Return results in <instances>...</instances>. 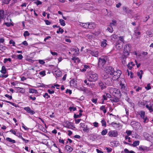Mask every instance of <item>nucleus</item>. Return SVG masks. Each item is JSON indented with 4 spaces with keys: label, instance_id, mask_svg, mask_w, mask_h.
Returning a JSON list of instances; mask_svg holds the SVG:
<instances>
[{
    "label": "nucleus",
    "instance_id": "obj_26",
    "mask_svg": "<svg viewBox=\"0 0 153 153\" xmlns=\"http://www.w3.org/2000/svg\"><path fill=\"white\" fill-rule=\"evenodd\" d=\"M140 143V141L138 140H136L135 141H134L132 144V145L133 147H135L137 146H138L139 144Z\"/></svg>",
    "mask_w": 153,
    "mask_h": 153
},
{
    "label": "nucleus",
    "instance_id": "obj_28",
    "mask_svg": "<svg viewBox=\"0 0 153 153\" xmlns=\"http://www.w3.org/2000/svg\"><path fill=\"white\" fill-rule=\"evenodd\" d=\"M3 74H5L6 72V70L4 66H2L1 68V70L0 71Z\"/></svg>",
    "mask_w": 153,
    "mask_h": 153
},
{
    "label": "nucleus",
    "instance_id": "obj_19",
    "mask_svg": "<svg viewBox=\"0 0 153 153\" xmlns=\"http://www.w3.org/2000/svg\"><path fill=\"white\" fill-rule=\"evenodd\" d=\"M70 83L71 86L75 87L76 85V81L74 79L71 80L70 82Z\"/></svg>",
    "mask_w": 153,
    "mask_h": 153
},
{
    "label": "nucleus",
    "instance_id": "obj_61",
    "mask_svg": "<svg viewBox=\"0 0 153 153\" xmlns=\"http://www.w3.org/2000/svg\"><path fill=\"white\" fill-rule=\"evenodd\" d=\"M20 139H22L23 141L25 142V143H27L29 141V140L25 139L22 137V136L21 137Z\"/></svg>",
    "mask_w": 153,
    "mask_h": 153
},
{
    "label": "nucleus",
    "instance_id": "obj_53",
    "mask_svg": "<svg viewBox=\"0 0 153 153\" xmlns=\"http://www.w3.org/2000/svg\"><path fill=\"white\" fill-rule=\"evenodd\" d=\"M129 136H126L125 137V139L126 140L128 139V141L129 142H131V141L130 140L131 138L130 137H128Z\"/></svg>",
    "mask_w": 153,
    "mask_h": 153
},
{
    "label": "nucleus",
    "instance_id": "obj_33",
    "mask_svg": "<svg viewBox=\"0 0 153 153\" xmlns=\"http://www.w3.org/2000/svg\"><path fill=\"white\" fill-rule=\"evenodd\" d=\"M29 92L31 93H36L37 92V91L34 89H29Z\"/></svg>",
    "mask_w": 153,
    "mask_h": 153
},
{
    "label": "nucleus",
    "instance_id": "obj_1",
    "mask_svg": "<svg viewBox=\"0 0 153 153\" xmlns=\"http://www.w3.org/2000/svg\"><path fill=\"white\" fill-rule=\"evenodd\" d=\"M98 79V75L96 73L93 72L88 73L87 75V79L89 82H94Z\"/></svg>",
    "mask_w": 153,
    "mask_h": 153
},
{
    "label": "nucleus",
    "instance_id": "obj_4",
    "mask_svg": "<svg viewBox=\"0 0 153 153\" xmlns=\"http://www.w3.org/2000/svg\"><path fill=\"white\" fill-rule=\"evenodd\" d=\"M121 74V71L120 70H117L116 72L114 71L113 74L114 76L112 77V79L113 80H116L120 77Z\"/></svg>",
    "mask_w": 153,
    "mask_h": 153
},
{
    "label": "nucleus",
    "instance_id": "obj_38",
    "mask_svg": "<svg viewBox=\"0 0 153 153\" xmlns=\"http://www.w3.org/2000/svg\"><path fill=\"white\" fill-rule=\"evenodd\" d=\"M4 25H6L7 27H10L11 25H12V26L13 25L11 23H10V22H9H9H5L4 23Z\"/></svg>",
    "mask_w": 153,
    "mask_h": 153
},
{
    "label": "nucleus",
    "instance_id": "obj_60",
    "mask_svg": "<svg viewBox=\"0 0 153 153\" xmlns=\"http://www.w3.org/2000/svg\"><path fill=\"white\" fill-rule=\"evenodd\" d=\"M11 59L10 58H5L4 59V63H6L7 61H9V62H11Z\"/></svg>",
    "mask_w": 153,
    "mask_h": 153
},
{
    "label": "nucleus",
    "instance_id": "obj_7",
    "mask_svg": "<svg viewBox=\"0 0 153 153\" xmlns=\"http://www.w3.org/2000/svg\"><path fill=\"white\" fill-rule=\"evenodd\" d=\"M80 127L83 128V131L85 132H88L89 129L87 125H86L84 123H81L80 124Z\"/></svg>",
    "mask_w": 153,
    "mask_h": 153
},
{
    "label": "nucleus",
    "instance_id": "obj_62",
    "mask_svg": "<svg viewBox=\"0 0 153 153\" xmlns=\"http://www.w3.org/2000/svg\"><path fill=\"white\" fill-rule=\"evenodd\" d=\"M50 52L52 55L53 56H57L58 55L57 53L56 52H53L51 51H50Z\"/></svg>",
    "mask_w": 153,
    "mask_h": 153
},
{
    "label": "nucleus",
    "instance_id": "obj_11",
    "mask_svg": "<svg viewBox=\"0 0 153 153\" xmlns=\"http://www.w3.org/2000/svg\"><path fill=\"white\" fill-rule=\"evenodd\" d=\"M149 149V148L144 146L140 145L139 147V149L141 151H148Z\"/></svg>",
    "mask_w": 153,
    "mask_h": 153
},
{
    "label": "nucleus",
    "instance_id": "obj_50",
    "mask_svg": "<svg viewBox=\"0 0 153 153\" xmlns=\"http://www.w3.org/2000/svg\"><path fill=\"white\" fill-rule=\"evenodd\" d=\"M39 74L40 75H42V76H44L45 75V71H42L39 73Z\"/></svg>",
    "mask_w": 153,
    "mask_h": 153
},
{
    "label": "nucleus",
    "instance_id": "obj_12",
    "mask_svg": "<svg viewBox=\"0 0 153 153\" xmlns=\"http://www.w3.org/2000/svg\"><path fill=\"white\" fill-rule=\"evenodd\" d=\"M131 45L130 44H126L124 46V50L130 51L131 50Z\"/></svg>",
    "mask_w": 153,
    "mask_h": 153
},
{
    "label": "nucleus",
    "instance_id": "obj_59",
    "mask_svg": "<svg viewBox=\"0 0 153 153\" xmlns=\"http://www.w3.org/2000/svg\"><path fill=\"white\" fill-rule=\"evenodd\" d=\"M50 94H51L54 93V91L50 89H48L47 91Z\"/></svg>",
    "mask_w": 153,
    "mask_h": 153
},
{
    "label": "nucleus",
    "instance_id": "obj_44",
    "mask_svg": "<svg viewBox=\"0 0 153 153\" xmlns=\"http://www.w3.org/2000/svg\"><path fill=\"white\" fill-rule=\"evenodd\" d=\"M30 35V33L27 31H25L23 33V35L25 37H26L27 36H29Z\"/></svg>",
    "mask_w": 153,
    "mask_h": 153
},
{
    "label": "nucleus",
    "instance_id": "obj_3",
    "mask_svg": "<svg viewBox=\"0 0 153 153\" xmlns=\"http://www.w3.org/2000/svg\"><path fill=\"white\" fill-rule=\"evenodd\" d=\"M107 59L106 56L100 58L99 59L98 66L100 67L102 66L106 63Z\"/></svg>",
    "mask_w": 153,
    "mask_h": 153
},
{
    "label": "nucleus",
    "instance_id": "obj_54",
    "mask_svg": "<svg viewBox=\"0 0 153 153\" xmlns=\"http://www.w3.org/2000/svg\"><path fill=\"white\" fill-rule=\"evenodd\" d=\"M126 133L127 134V136H130L132 132L130 130H127L126 131Z\"/></svg>",
    "mask_w": 153,
    "mask_h": 153
},
{
    "label": "nucleus",
    "instance_id": "obj_45",
    "mask_svg": "<svg viewBox=\"0 0 153 153\" xmlns=\"http://www.w3.org/2000/svg\"><path fill=\"white\" fill-rule=\"evenodd\" d=\"M43 97L46 99H48L50 97V96L48 95V93H45L43 96Z\"/></svg>",
    "mask_w": 153,
    "mask_h": 153
},
{
    "label": "nucleus",
    "instance_id": "obj_5",
    "mask_svg": "<svg viewBox=\"0 0 153 153\" xmlns=\"http://www.w3.org/2000/svg\"><path fill=\"white\" fill-rule=\"evenodd\" d=\"M104 71L106 73L110 75H112L114 72L113 68L110 66L106 67L104 69Z\"/></svg>",
    "mask_w": 153,
    "mask_h": 153
},
{
    "label": "nucleus",
    "instance_id": "obj_57",
    "mask_svg": "<svg viewBox=\"0 0 153 153\" xmlns=\"http://www.w3.org/2000/svg\"><path fill=\"white\" fill-rule=\"evenodd\" d=\"M105 149L108 152H109L112 151V149L110 148H108L107 147H106L105 148Z\"/></svg>",
    "mask_w": 153,
    "mask_h": 153
},
{
    "label": "nucleus",
    "instance_id": "obj_17",
    "mask_svg": "<svg viewBox=\"0 0 153 153\" xmlns=\"http://www.w3.org/2000/svg\"><path fill=\"white\" fill-rule=\"evenodd\" d=\"M79 25L85 28H88L89 26L88 23H84L81 22H79Z\"/></svg>",
    "mask_w": 153,
    "mask_h": 153
},
{
    "label": "nucleus",
    "instance_id": "obj_31",
    "mask_svg": "<svg viewBox=\"0 0 153 153\" xmlns=\"http://www.w3.org/2000/svg\"><path fill=\"white\" fill-rule=\"evenodd\" d=\"M89 26L88 28L89 29H92L95 27V24L92 23H88Z\"/></svg>",
    "mask_w": 153,
    "mask_h": 153
},
{
    "label": "nucleus",
    "instance_id": "obj_13",
    "mask_svg": "<svg viewBox=\"0 0 153 153\" xmlns=\"http://www.w3.org/2000/svg\"><path fill=\"white\" fill-rule=\"evenodd\" d=\"M14 88L17 89V90L16 91L17 92H20L22 93H24L25 92V89L22 88L16 87H15Z\"/></svg>",
    "mask_w": 153,
    "mask_h": 153
},
{
    "label": "nucleus",
    "instance_id": "obj_63",
    "mask_svg": "<svg viewBox=\"0 0 153 153\" xmlns=\"http://www.w3.org/2000/svg\"><path fill=\"white\" fill-rule=\"evenodd\" d=\"M150 84H148L147 86L145 87L146 89L147 90L151 89V86H150Z\"/></svg>",
    "mask_w": 153,
    "mask_h": 153
},
{
    "label": "nucleus",
    "instance_id": "obj_18",
    "mask_svg": "<svg viewBox=\"0 0 153 153\" xmlns=\"http://www.w3.org/2000/svg\"><path fill=\"white\" fill-rule=\"evenodd\" d=\"M6 140L7 141L12 143H16V141L15 140H13L9 137H6Z\"/></svg>",
    "mask_w": 153,
    "mask_h": 153
},
{
    "label": "nucleus",
    "instance_id": "obj_24",
    "mask_svg": "<svg viewBox=\"0 0 153 153\" xmlns=\"http://www.w3.org/2000/svg\"><path fill=\"white\" fill-rule=\"evenodd\" d=\"M117 25V21L116 20L113 19L112 20V22L110 23V26H116Z\"/></svg>",
    "mask_w": 153,
    "mask_h": 153
},
{
    "label": "nucleus",
    "instance_id": "obj_6",
    "mask_svg": "<svg viewBox=\"0 0 153 153\" xmlns=\"http://www.w3.org/2000/svg\"><path fill=\"white\" fill-rule=\"evenodd\" d=\"M108 134L109 137H115L118 135V133L116 130H112L108 132Z\"/></svg>",
    "mask_w": 153,
    "mask_h": 153
},
{
    "label": "nucleus",
    "instance_id": "obj_39",
    "mask_svg": "<svg viewBox=\"0 0 153 153\" xmlns=\"http://www.w3.org/2000/svg\"><path fill=\"white\" fill-rule=\"evenodd\" d=\"M55 74L57 76H60L61 75L62 72L60 71H56L55 72Z\"/></svg>",
    "mask_w": 153,
    "mask_h": 153
},
{
    "label": "nucleus",
    "instance_id": "obj_56",
    "mask_svg": "<svg viewBox=\"0 0 153 153\" xmlns=\"http://www.w3.org/2000/svg\"><path fill=\"white\" fill-rule=\"evenodd\" d=\"M107 44L105 41H102L101 42V46L102 47H105L106 46Z\"/></svg>",
    "mask_w": 153,
    "mask_h": 153
},
{
    "label": "nucleus",
    "instance_id": "obj_43",
    "mask_svg": "<svg viewBox=\"0 0 153 153\" xmlns=\"http://www.w3.org/2000/svg\"><path fill=\"white\" fill-rule=\"evenodd\" d=\"M120 123H114V125L113 127L115 128H117L120 127Z\"/></svg>",
    "mask_w": 153,
    "mask_h": 153
},
{
    "label": "nucleus",
    "instance_id": "obj_35",
    "mask_svg": "<svg viewBox=\"0 0 153 153\" xmlns=\"http://www.w3.org/2000/svg\"><path fill=\"white\" fill-rule=\"evenodd\" d=\"M102 125L105 127L106 126V123L104 120H102L101 121Z\"/></svg>",
    "mask_w": 153,
    "mask_h": 153
},
{
    "label": "nucleus",
    "instance_id": "obj_36",
    "mask_svg": "<svg viewBox=\"0 0 153 153\" xmlns=\"http://www.w3.org/2000/svg\"><path fill=\"white\" fill-rule=\"evenodd\" d=\"M108 131L106 129H105L103 130L101 132V134L102 135H105L107 133Z\"/></svg>",
    "mask_w": 153,
    "mask_h": 153
},
{
    "label": "nucleus",
    "instance_id": "obj_16",
    "mask_svg": "<svg viewBox=\"0 0 153 153\" xmlns=\"http://www.w3.org/2000/svg\"><path fill=\"white\" fill-rule=\"evenodd\" d=\"M123 43L122 42L118 43L116 45V47L117 49L120 50L123 47Z\"/></svg>",
    "mask_w": 153,
    "mask_h": 153
},
{
    "label": "nucleus",
    "instance_id": "obj_46",
    "mask_svg": "<svg viewBox=\"0 0 153 153\" xmlns=\"http://www.w3.org/2000/svg\"><path fill=\"white\" fill-rule=\"evenodd\" d=\"M2 2L4 4H8L9 3V2L11 0H2Z\"/></svg>",
    "mask_w": 153,
    "mask_h": 153
},
{
    "label": "nucleus",
    "instance_id": "obj_64",
    "mask_svg": "<svg viewBox=\"0 0 153 153\" xmlns=\"http://www.w3.org/2000/svg\"><path fill=\"white\" fill-rule=\"evenodd\" d=\"M9 43L10 44H12L13 46H15V42L13 40H11L10 41Z\"/></svg>",
    "mask_w": 153,
    "mask_h": 153
},
{
    "label": "nucleus",
    "instance_id": "obj_42",
    "mask_svg": "<svg viewBox=\"0 0 153 153\" xmlns=\"http://www.w3.org/2000/svg\"><path fill=\"white\" fill-rule=\"evenodd\" d=\"M22 134L19 132H17L16 135V136L19 137V138H20L22 136Z\"/></svg>",
    "mask_w": 153,
    "mask_h": 153
},
{
    "label": "nucleus",
    "instance_id": "obj_8",
    "mask_svg": "<svg viewBox=\"0 0 153 153\" xmlns=\"http://www.w3.org/2000/svg\"><path fill=\"white\" fill-rule=\"evenodd\" d=\"M24 109L27 113L33 115L35 113V111L33 110H31L29 107H25L24 108Z\"/></svg>",
    "mask_w": 153,
    "mask_h": 153
},
{
    "label": "nucleus",
    "instance_id": "obj_10",
    "mask_svg": "<svg viewBox=\"0 0 153 153\" xmlns=\"http://www.w3.org/2000/svg\"><path fill=\"white\" fill-rule=\"evenodd\" d=\"M90 53L93 56L97 57L98 56L99 52L97 51H91Z\"/></svg>",
    "mask_w": 153,
    "mask_h": 153
},
{
    "label": "nucleus",
    "instance_id": "obj_37",
    "mask_svg": "<svg viewBox=\"0 0 153 153\" xmlns=\"http://www.w3.org/2000/svg\"><path fill=\"white\" fill-rule=\"evenodd\" d=\"M107 29L110 33H112L113 31V29L112 26H110L109 27H108Z\"/></svg>",
    "mask_w": 153,
    "mask_h": 153
},
{
    "label": "nucleus",
    "instance_id": "obj_9",
    "mask_svg": "<svg viewBox=\"0 0 153 153\" xmlns=\"http://www.w3.org/2000/svg\"><path fill=\"white\" fill-rule=\"evenodd\" d=\"M98 86L102 90L105 89L106 88L105 84L103 83L102 81H100L98 82Z\"/></svg>",
    "mask_w": 153,
    "mask_h": 153
},
{
    "label": "nucleus",
    "instance_id": "obj_14",
    "mask_svg": "<svg viewBox=\"0 0 153 153\" xmlns=\"http://www.w3.org/2000/svg\"><path fill=\"white\" fill-rule=\"evenodd\" d=\"M130 51L123 50V57H127L129 54Z\"/></svg>",
    "mask_w": 153,
    "mask_h": 153
},
{
    "label": "nucleus",
    "instance_id": "obj_55",
    "mask_svg": "<svg viewBox=\"0 0 153 153\" xmlns=\"http://www.w3.org/2000/svg\"><path fill=\"white\" fill-rule=\"evenodd\" d=\"M134 33L135 35L136 36L140 35V32L139 31H137L136 30H135Z\"/></svg>",
    "mask_w": 153,
    "mask_h": 153
},
{
    "label": "nucleus",
    "instance_id": "obj_21",
    "mask_svg": "<svg viewBox=\"0 0 153 153\" xmlns=\"http://www.w3.org/2000/svg\"><path fill=\"white\" fill-rule=\"evenodd\" d=\"M65 149L69 152H71L73 150V149L70 146L66 145L65 146Z\"/></svg>",
    "mask_w": 153,
    "mask_h": 153
},
{
    "label": "nucleus",
    "instance_id": "obj_49",
    "mask_svg": "<svg viewBox=\"0 0 153 153\" xmlns=\"http://www.w3.org/2000/svg\"><path fill=\"white\" fill-rule=\"evenodd\" d=\"M134 1V3L136 4L138 6L140 5L143 3L142 2L141 0H140V1H139L138 2L136 3Z\"/></svg>",
    "mask_w": 153,
    "mask_h": 153
},
{
    "label": "nucleus",
    "instance_id": "obj_20",
    "mask_svg": "<svg viewBox=\"0 0 153 153\" xmlns=\"http://www.w3.org/2000/svg\"><path fill=\"white\" fill-rule=\"evenodd\" d=\"M118 96H115V97L111 98L110 100H111L114 102H118L119 100V98H117Z\"/></svg>",
    "mask_w": 153,
    "mask_h": 153
},
{
    "label": "nucleus",
    "instance_id": "obj_22",
    "mask_svg": "<svg viewBox=\"0 0 153 153\" xmlns=\"http://www.w3.org/2000/svg\"><path fill=\"white\" fill-rule=\"evenodd\" d=\"M139 115L141 118L142 119H144L145 117V111H141L139 113Z\"/></svg>",
    "mask_w": 153,
    "mask_h": 153
},
{
    "label": "nucleus",
    "instance_id": "obj_29",
    "mask_svg": "<svg viewBox=\"0 0 153 153\" xmlns=\"http://www.w3.org/2000/svg\"><path fill=\"white\" fill-rule=\"evenodd\" d=\"M126 58L127 57H125L122 56V62L123 64L124 65H125L126 64Z\"/></svg>",
    "mask_w": 153,
    "mask_h": 153
},
{
    "label": "nucleus",
    "instance_id": "obj_40",
    "mask_svg": "<svg viewBox=\"0 0 153 153\" xmlns=\"http://www.w3.org/2000/svg\"><path fill=\"white\" fill-rule=\"evenodd\" d=\"M102 76L103 77L104 79H107L109 77V76L108 75V74L106 73V74H102Z\"/></svg>",
    "mask_w": 153,
    "mask_h": 153
},
{
    "label": "nucleus",
    "instance_id": "obj_52",
    "mask_svg": "<svg viewBox=\"0 0 153 153\" xmlns=\"http://www.w3.org/2000/svg\"><path fill=\"white\" fill-rule=\"evenodd\" d=\"M72 59L75 61H77L78 62H79L80 61V59L77 57H73L72 58Z\"/></svg>",
    "mask_w": 153,
    "mask_h": 153
},
{
    "label": "nucleus",
    "instance_id": "obj_30",
    "mask_svg": "<svg viewBox=\"0 0 153 153\" xmlns=\"http://www.w3.org/2000/svg\"><path fill=\"white\" fill-rule=\"evenodd\" d=\"M146 108L148 109L150 112H152L153 111V109L152 108V106L149 105H146Z\"/></svg>",
    "mask_w": 153,
    "mask_h": 153
},
{
    "label": "nucleus",
    "instance_id": "obj_51",
    "mask_svg": "<svg viewBox=\"0 0 153 153\" xmlns=\"http://www.w3.org/2000/svg\"><path fill=\"white\" fill-rule=\"evenodd\" d=\"M69 109L70 111H71L72 110L73 111H75L76 110V108L74 107H70Z\"/></svg>",
    "mask_w": 153,
    "mask_h": 153
},
{
    "label": "nucleus",
    "instance_id": "obj_47",
    "mask_svg": "<svg viewBox=\"0 0 153 153\" xmlns=\"http://www.w3.org/2000/svg\"><path fill=\"white\" fill-rule=\"evenodd\" d=\"M135 125L137 126V127H135L136 129H138L139 127H140V123L138 122H137L135 123Z\"/></svg>",
    "mask_w": 153,
    "mask_h": 153
},
{
    "label": "nucleus",
    "instance_id": "obj_48",
    "mask_svg": "<svg viewBox=\"0 0 153 153\" xmlns=\"http://www.w3.org/2000/svg\"><path fill=\"white\" fill-rule=\"evenodd\" d=\"M64 32V30L63 29L61 28H59V30L57 31L56 33H59L60 32L61 33H62Z\"/></svg>",
    "mask_w": 153,
    "mask_h": 153
},
{
    "label": "nucleus",
    "instance_id": "obj_23",
    "mask_svg": "<svg viewBox=\"0 0 153 153\" xmlns=\"http://www.w3.org/2000/svg\"><path fill=\"white\" fill-rule=\"evenodd\" d=\"M143 74V72L142 70H140L139 71L137 72V75L139 77L140 79L142 78V75Z\"/></svg>",
    "mask_w": 153,
    "mask_h": 153
},
{
    "label": "nucleus",
    "instance_id": "obj_58",
    "mask_svg": "<svg viewBox=\"0 0 153 153\" xmlns=\"http://www.w3.org/2000/svg\"><path fill=\"white\" fill-rule=\"evenodd\" d=\"M17 57L19 59H22L23 56L21 54H19L17 55Z\"/></svg>",
    "mask_w": 153,
    "mask_h": 153
},
{
    "label": "nucleus",
    "instance_id": "obj_34",
    "mask_svg": "<svg viewBox=\"0 0 153 153\" xmlns=\"http://www.w3.org/2000/svg\"><path fill=\"white\" fill-rule=\"evenodd\" d=\"M59 21L60 23L62 26H64L65 25V22L62 19H59Z\"/></svg>",
    "mask_w": 153,
    "mask_h": 153
},
{
    "label": "nucleus",
    "instance_id": "obj_41",
    "mask_svg": "<svg viewBox=\"0 0 153 153\" xmlns=\"http://www.w3.org/2000/svg\"><path fill=\"white\" fill-rule=\"evenodd\" d=\"M82 115V114L80 113L79 114H74V118H76L78 117H80Z\"/></svg>",
    "mask_w": 153,
    "mask_h": 153
},
{
    "label": "nucleus",
    "instance_id": "obj_32",
    "mask_svg": "<svg viewBox=\"0 0 153 153\" xmlns=\"http://www.w3.org/2000/svg\"><path fill=\"white\" fill-rule=\"evenodd\" d=\"M100 109L104 113L106 112V110L105 109V105H102L101 106L100 108Z\"/></svg>",
    "mask_w": 153,
    "mask_h": 153
},
{
    "label": "nucleus",
    "instance_id": "obj_15",
    "mask_svg": "<svg viewBox=\"0 0 153 153\" xmlns=\"http://www.w3.org/2000/svg\"><path fill=\"white\" fill-rule=\"evenodd\" d=\"M71 51H75V53H74V54L75 55H78L79 53V50L77 48H75L71 49Z\"/></svg>",
    "mask_w": 153,
    "mask_h": 153
},
{
    "label": "nucleus",
    "instance_id": "obj_2",
    "mask_svg": "<svg viewBox=\"0 0 153 153\" xmlns=\"http://www.w3.org/2000/svg\"><path fill=\"white\" fill-rule=\"evenodd\" d=\"M110 92L114 97L120 96V92L118 89L116 88H111L110 89Z\"/></svg>",
    "mask_w": 153,
    "mask_h": 153
},
{
    "label": "nucleus",
    "instance_id": "obj_27",
    "mask_svg": "<svg viewBox=\"0 0 153 153\" xmlns=\"http://www.w3.org/2000/svg\"><path fill=\"white\" fill-rule=\"evenodd\" d=\"M120 85L121 87V88L122 90H126V86L123 83L121 82L120 83Z\"/></svg>",
    "mask_w": 153,
    "mask_h": 153
},
{
    "label": "nucleus",
    "instance_id": "obj_25",
    "mask_svg": "<svg viewBox=\"0 0 153 153\" xmlns=\"http://www.w3.org/2000/svg\"><path fill=\"white\" fill-rule=\"evenodd\" d=\"M4 11L3 10H0V22L3 18L4 16Z\"/></svg>",
    "mask_w": 153,
    "mask_h": 153
}]
</instances>
